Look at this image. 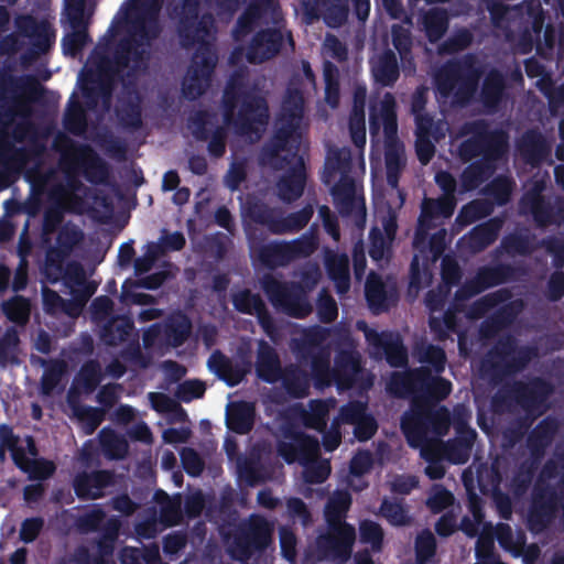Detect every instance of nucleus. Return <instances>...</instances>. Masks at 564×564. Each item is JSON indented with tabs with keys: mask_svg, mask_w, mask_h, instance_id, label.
Wrapping results in <instances>:
<instances>
[{
	"mask_svg": "<svg viewBox=\"0 0 564 564\" xmlns=\"http://www.w3.org/2000/svg\"><path fill=\"white\" fill-rule=\"evenodd\" d=\"M137 36L121 40L115 51L113 61L102 57L94 67H85L78 76V86L85 106L72 95L64 116V128L73 135H82L88 127L86 110H95L101 101L105 109L110 107L116 77L132 63L128 75L147 67L149 54L143 42L150 43L159 37L161 26L156 11L139 17L133 22Z\"/></svg>",
	"mask_w": 564,
	"mask_h": 564,
	"instance_id": "obj_1",
	"label": "nucleus"
},
{
	"mask_svg": "<svg viewBox=\"0 0 564 564\" xmlns=\"http://www.w3.org/2000/svg\"><path fill=\"white\" fill-rule=\"evenodd\" d=\"M177 37L180 45L189 50L196 46L182 93L188 100H196L205 94L212 83L218 56L213 41L216 21L210 12L200 14V0H184L177 12Z\"/></svg>",
	"mask_w": 564,
	"mask_h": 564,
	"instance_id": "obj_2",
	"label": "nucleus"
},
{
	"mask_svg": "<svg viewBox=\"0 0 564 564\" xmlns=\"http://www.w3.org/2000/svg\"><path fill=\"white\" fill-rule=\"evenodd\" d=\"M555 388L553 383L539 376L528 380H506L490 398V411L496 415L511 414L518 408L524 413L518 417L503 433L502 438L509 446L517 445L533 422L550 409V398Z\"/></svg>",
	"mask_w": 564,
	"mask_h": 564,
	"instance_id": "obj_3",
	"label": "nucleus"
},
{
	"mask_svg": "<svg viewBox=\"0 0 564 564\" xmlns=\"http://www.w3.org/2000/svg\"><path fill=\"white\" fill-rule=\"evenodd\" d=\"M224 120L242 137H259L269 121L267 99L248 89V76L237 69L228 78L223 95Z\"/></svg>",
	"mask_w": 564,
	"mask_h": 564,
	"instance_id": "obj_4",
	"label": "nucleus"
},
{
	"mask_svg": "<svg viewBox=\"0 0 564 564\" xmlns=\"http://www.w3.org/2000/svg\"><path fill=\"white\" fill-rule=\"evenodd\" d=\"M481 67L471 54L447 61L435 75V85L440 95L451 98L454 106H469L479 88Z\"/></svg>",
	"mask_w": 564,
	"mask_h": 564,
	"instance_id": "obj_5",
	"label": "nucleus"
},
{
	"mask_svg": "<svg viewBox=\"0 0 564 564\" xmlns=\"http://www.w3.org/2000/svg\"><path fill=\"white\" fill-rule=\"evenodd\" d=\"M304 112V99L300 90H288L282 102L278 127L272 137L262 145L259 160L272 163L285 148H301V120Z\"/></svg>",
	"mask_w": 564,
	"mask_h": 564,
	"instance_id": "obj_6",
	"label": "nucleus"
},
{
	"mask_svg": "<svg viewBox=\"0 0 564 564\" xmlns=\"http://www.w3.org/2000/svg\"><path fill=\"white\" fill-rule=\"evenodd\" d=\"M459 134L469 135L457 148V155L463 163L477 158H505L508 152V134L501 129H490L484 119L465 122Z\"/></svg>",
	"mask_w": 564,
	"mask_h": 564,
	"instance_id": "obj_7",
	"label": "nucleus"
},
{
	"mask_svg": "<svg viewBox=\"0 0 564 564\" xmlns=\"http://www.w3.org/2000/svg\"><path fill=\"white\" fill-rule=\"evenodd\" d=\"M272 536L273 524L263 516L253 513L236 525L229 554L235 561L247 563L265 553L272 544Z\"/></svg>",
	"mask_w": 564,
	"mask_h": 564,
	"instance_id": "obj_8",
	"label": "nucleus"
},
{
	"mask_svg": "<svg viewBox=\"0 0 564 564\" xmlns=\"http://www.w3.org/2000/svg\"><path fill=\"white\" fill-rule=\"evenodd\" d=\"M260 284L270 303L279 312L299 319L312 313L313 306L307 292L300 282L280 281L273 274L267 273L261 278Z\"/></svg>",
	"mask_w": 564,
	"mask_h": 564,
	"instance_id": "obj_9",
	"label": "nucleus"
},
{
	"mask_svg": "<svg viewBox=\"0 0 564 564\" xmlns=\"http://www.w3.org/2000/svg\"><path fill=\"white\" fill-rule=\"evenodd\" d=\"M489 355L492 358L488 371L490 381L501 386L506 382L503 381L505 377L527 368L535 355V349L530 346L519 347L517 339L507 334L496 341Z\"/></svg>",
	"mask_w": 564,
	"mask_h": 564,
	"instance_id": "obj_10",
	"label": "nucleus"
},
{
	"mask_svg": "<svg viewBox=\"0 0 564 564\" xmlns=\"http://www.w3.org/2000/svg\"><path fill=\"white\" fill-rule=\"evenodd\" d=\"M61 152V164L66 166L68 159L82 171L87 182L99 185L105 184L109 177L107 162L98 155L88 144H77L65 134H58L53 143Z\"/></svg>",
	"mask_w": 564,
	"mask_h": 564,
	"instance_id": "obj_11",
	"label": "nucleus"
},
{
	"mask_svg": "<svg viewBox=\"0 0 564 564\" xmlns=\"http://www.w3.org/2000/svg\"><path fill=\"white\" fill-rule=\"evenodd\" d=\"M285 154L274 159L272 163H262L270 165L275 170H283L285 172L280 176L276 182V195L286 204L296 202L304 193L307 173L304 155L301 153V148L293 149L291 145L284 149Z\"/></svg>",
	"mask_w": 564,
	"mask_h": 564,
	"instance_id": "obj_12",
	"label": "nucleus"
},
{
	"mask_svg": "<svg viewBox=\"0 0 564 564\" xmlns=\"http://www.w3.org/2000/svg\"><path fill=\"white\" fill-rule=\"evenodd\" d=\"M314 215L312 204H306L300 210L284 214L282 208L271 207L264 203H254L248 207L249 218L268 229L272 235L294 234L307 226Z\"/></svg>",
	"mask_w": 564,
	"mask_h": 564,
	"instance_id": "obj_13",
	"label": "nucleus"
},
{
	"mask_svg": "<svg viewBox=\"0 0 564 564\" xmlns=\"http://www.w3.org/2000/svg\"><path fill=\"white\" fill-rule=\"evenodd\" d=\"M355 540L354 527H336L333 530L327 525L326 531L316 536L313 552L317 561L346 563L351 556Z\"/></svg>",
	"mask_w": 564,
	"mask_h": 564,
	"instance_id": "obj_14",
	"label": "nucleus"
},
{
	"mask_svg": "<svg viewBox=\"0 0 564 564\" xmlns=\"http://www.w3.org/2000/svg\"><path fill=\"white\" fill-rule=\"evenodd\" d=\"M545 183L535 181L527 189L519 202V209L522 215H530L539 228H546L557 224L558 219L564 218L563 208L554 207L551 198L544 196Z\"/></svg>",
	"mask_w": 564,
	"mask_h": 564,
	"instance_id": "obj_15",
	"label": "nucleus"
},
{
	"mask_svg": "<svg viewBox=\"0 0 564 564\" xmlns=\"http://www.w3.org/2000/svg\"><path fill=\"white\" fill-rule=\"evenodd\" d=\"M250 256L263 268L274 270L290 263L283 241L265 242V237L256 228L247 229Z\"/></svg>",
	"mask_w": 564,
	"mask_h": 564,
	"instance_id": "obj_16",
	"label": "nucleus"
},
{
	"mask_svg": "<svg viewBox=\"0 0 564 564\" xmlns=\"http://www.w3.org/2000/svg\"><path fill=\"white\" fill-rule=\"evenodd\" d=\"M231 302L237 312L256 315L260 327L268 336L273 337L278 333L275 321L260 294L243 289L232 294Z\"/></svg>",
	"mask_w": 564,
	"mask_h": 564,
	"instance_id": "obj_17",
	"label": "nucleus"
},
{
	"mask_svg": "<svg viewBox=\"0 0 564 564\" xmlns=\"http://www.w3.org/2000/svg\"><path fill=\"white\" fill-rule=\"evenodd\" d=\"M308 23L324 20L329 28L343 25L348 18V7L343 0H297Z\"/></svg>",
	"mask_w": 564,
	"mask_h": 564,
	"instance_id": "obj_18",
	"label": "nucleus"
},
{
	"mask_svg": "<svg viewBox=\"0 0 564 564\" xmlns=\"http://www.w3.org/2000/svg\"><path fill=\"white\" fill-rule=\"evenodd\" d=\"M383 129V134L388 141L397 138L398 133V116L397 101L391 93H386L377 106L370 107L369 112V132L371 138Z\"/></svg>",
	"mask_w": 564,
	"mask_h": 564,
	"instance_id": "obj_19",
	"label": "nucleus"
},
{
	"mask_svg": "<svg viewBox=\"0 0 564 564\" xmlns=\"http://www.w3.org/2000/svg\"><path fill=\"white\" fill-rule=\"evenodd\" d=\"M110 523L116 528V536L111 543L113 554L121 528V521L118 517L112 516L107 518L105 510L99 505H94L91 509L78 514L74 521V525L80 534L99 533V535L93 541V544L96 547L97 542L104 536Z\"/></svg>",
	"mask_w": 564,
	"mask_h": 564,
	"instance_id": "obj_20",
	"label": "nucleus"
},
{
	"mask_svg": "<svg viewBox=\"0 0 564 564\" xmlns=\"http://www.w3.org/2000/svg\"><path fill=\"white\" fill-rule=\"evenodd\" d=\"M401 430L408 444L419 448L430 441L426 405L411 401L410 409L401 416Z\"/></svg>",
	"mask_w": 564,
	"mask_h": 564,
	"instance_id": "obj_21",
	"label": "nucleus"
},
{
	"mask_svg": "<svg viewBox=\"0 0 564 564\" xmlns=\"http://www.w3.org/2000/svg\"><path fill=\"white\" fill-rule=\"evenodd\" d=\"M334 205L341 217L365 218L366 206L364 197H357L356 184L352 177L339 178L332 186Z\"/></svg>",
	"mask_w": 564,
	"mask_h": 564,
	"instance_id": "obj_22",
	"label": "nucleus"
},
{
	"mask_svg": "<svg viewBox=\"0 0 564 564\" xmlns=\"http://www.w3.org/2000/svg\"><path fill=\"white\" fill-rule=\"evenodd\" d=\"M115 536L116 528L110 523L104 536L97 542L96 554L93 555L87 546L79 545L72 554L62 557L57 564H116L111 546Z\"/></svg>",
	"mask_w": 564,
	"mask_h": 564,
	"instance_id": "obj_23",
	"label": "nucleus"
},
{
	"mask_svg": "<svg viewBox=\"0 0 564 564\" xmlns=\"http://www.w3.org/2000/svg\"><path fill=\"white\" fill-rule=\"evenodd\" d=\"M115 482V474L108 469L77 473L73 489L80 500H95L104 496V490Z\"/></svg>",
	"mask_w": 564,
	"mask_h": 564,
	"instance_id": "obj_24",
	"label": "nucleus"
},
{
	"mask_svg": "<svg viewBox=\"0 0 564 564\" xmlns=\"http://www.w3.org/2000/svg\"><path fill=\"white\" fill-rule=\"evenodd\" d=\"M283 45V34L278 29H264L257 32L247 50V59L251 64H261L279 54Z\"/></svg>",
	"mask_w": 564,
	"mask_h": 564,
	"instance_id": "obj_25",
	"label": "nucleus"
},
{
	"mask_svg": "<svg viewBox=\"0 0 564 564\" xmlns=\"http://www.w3.org/2000/svg\"><path fill=\"white\" fill-rule=\"evenodd\" d=\"M556 512V494L553 489L539 488L533 490L532 505L529 511V522L532 528L545 529L554 519Z\"/></svg>",
	"mask_w": 564,
	"mask_h": 564,
	"instance_id": "obj_26",
	"label": "nucleus"
},
{
	"mask_svg": "<svg viewBox=\"0 0 564 564\" xmlns=\"http://www.w3.org/2000/svg\"><path fill=\"white\" fill-rule=\"evenodd\" d=\"M476 437L477 432L474 429L465 424L457 425L456 436L442 443L444 458L455 465L467 463Z\"/></svg>",
	"mask_w": 564,
	"mask_h": 564,
	"instance_id": "obj_27",
	"label": "nucleus"
},
{
	"mask_svg": "<svg viewBox=\"0 0 564 564\" xmlns=\"http://www.w3.org/2000/svg\"><path fill=\"white\" fill-rule=\"evenodd\" d=\"M453 390V384L448 379L433 372L423 366L419 394L412 401H417L425 405H436L445 400Z\"/></svg>",
	"mask_w": 564,
	"mask_h": 564,
	"instance_id": "obj_28",
	"label": "nucleus"
},
{
	"mask_svg": "<svg viewBox=\"0 0 564 564\" xmlns=\"http://www.w3.org/2000/svg\"><path fill=\"white\" fill-rule=\"evenodd\" d=\"M66 173V184H56L48 192V198H57L73 210L83 212L85 200L77 193L84 189V184L80 180L73 175L78 169L75 166L70 158L67 161L66 166L61 164Z\"/></svg>",
	"mask_w": 564,
	"mask_h": 564,
	"instance_id": "obj_29",
	"label": "nucleus"
},
{
	"mask_svg": "<svg viewBox=\"0 0 564 564\" xmlns=\"http://www.w3.org/2000/svg\"><path fill=\"white\" fill-rule=\"evenodd\" d=\"M518 149L523 160L532 167H539L551 156V145L545 137L536 129H530L521 137Z\"/></svg>",
	"mask_w": 564,
	"mask_h": 564,
	"instance_id": "obj_30",
	"label": "nucleus"
},
{
	"mask_svg": "<svg viewBox=\"0 0 564 564\" xmlns=\"http://www.w3.org/2000/svg\"><path fill=\"white\" fill-rule=\"evenodd\" d=\"M254 368L257 377L267 383H275L283 377L278 351L263 339L258 343Z\"/></svg>",
	"mask_w": 564,
	"mask_h": 564,
	"instance_id": "obj_31",
	"label": "nucleus"
},
{
	"mask_svg": "<svg viewBox=\"0 0 564 564\" xmlns=\"http://www.w3.org/2000/svg\"><path fill=\"white\" fill-rule=\"evenodd\" d=\"M1 441L11 451L17 466L32 479L35 476V451L32 438L17 440L9 429L3 427L1 430Z\"/></svg>",
	"mask_w": 564,
	"mask_h": 564,
	"instance_id": "obj_32",
	"label": "nucleus"
},
{
	"mask_svg": "<svg viewBox=\"0 0 564 564\" xmlns=\"http://www.w3.org/2000/svg\"><path fill=\"white\" fill-rule=\"evenodd\" d=\"M360 370L359 354L354 350L341 349L335 356L332 377L338 388L349 389L354 386Z\"/></svg>",
	"mask_w": 564,
	"mask_h": 564,
	"instance_id": "obj_33",
	"label": "nucleus"
},
{
	"mask_svg": "<svg viewBox=\"0 0 564 564\" xmlns=\"http://www.w3.org/2000/svg\"><path fill=\"white\" fill-rule=\"evenodd\" d=\"M507 80L505 75L497 68L490 69L480 88V101L484 108L495 113L499 110L506 98Z\"/></svg>",
	"mask_w": 564,
	"mask_h": 564,
	"instance_id": "obj_34",
	"label": "nucleus"
},
{
	"mask_svg": "<svg viewBox=\"0 0 564 564\" xmlns=\"http://www.w3.org/2000/svg\"><path fill=\"white\" fill-rule=\"evenodd\" d=\"M557 431L558 422L555 417L546 416L542 419L527 437L530 456L543 459Z\"/></svg>",
	"mask_w": 564,
	"mask_h": 564,
	"instance_id": "obj_35",
	"label": "nucleus"
},
{
	"mask_svg": "<svg viewBox=\"0 0 564 564\" xmlns=\"http://www.w3.org/2000/svg\"><path fill=\"white\" fill-rule=\"evenodd\" d=\"M423 366L404 371H394L387 383V391L394 398L411 401L419 394Z\"/></svg>",
	"mask_w": 564,
	"mask_h": 564,
	"instance_id": "obj_36",
	"label": "nucleus"
},
{
	"mask_svg": "<svg viewBox=\"0 0 564 564\" xmlns=\"http://www.w3.org/2000/svg\"><path fill=\"white\" fill-rule=\"evenodd\" d=\"M503 158H479L463 170L460 184L464 191L470 192L488 181L497 170V163Z\"/></svg>",
	"mask_w": 564,
	"mask_h": 564,
	"instance_id": "obj_37",
	"label": "nucleus"
},
{
	"mask_svg": "<svg viewBox=\"0 0 564 564\" xmlns=\"http://www.w3.org/2000/svg\"><path fill=\"white\" fill-rule=\"evenodd\" d=\"M83 239L84 232L76 225L72 223L63 225L56 236V246L47 251V267H51L55 258L61 262L68 257Z\"/></svg>",
	"mask_w": 564,
	"mask_h": 564,
	"instance_id": "obj_38",
	"label": "nucleus"
},
{
	"mask_svg": "<svg viewBox=\"0 0 564 564\" xmlns=\"http://www.w3.org/2000/svg\"><path fill=\"white\" fill-rule=\"evenodd\" d=\"M372 345L381 349L387 362L393 368H402L408 365V349L399 336L391 333L375 334Z\"/></svg>",
	"mask_w": 564,
	"mask_h": 564,
	"instance_id": "obj_39",
	"label": "nucleus"
},
{
	"mask_svg": "<svg viewBox=\"0 0 564 564\" xmlns=\"http://www.w3.org/2000/svg\"><path fill=\"white\" fill-rule=\"evenodd\" d=\"M254 406L247 401L230 403L226 411V425L236 434H247L254 425Z\"/></svg>",
	"mask_w": 564,
	"mask_h": 564,
	"instance_id": "obj_40",
	"label": "nucleus"
},
{
	"mask_svg": "<svg viewBox=\"0 0 564 564\" xmlns=\"http://www.w3.org/2000/svg\"><path fill=\"white\" fill-rule=\"evenodd\" d=\"M538 248L536 237L524 228L520 231H513L506 235L496 249V252L502 250L509 257H528L532 254Z\"/></svg>",
	"mask_w": 564,
	"mask_h": 564,
	"instance_id": "obj_41",
	"label": "nucleus"
},
{
	"mask_svg": "<svg viewBox=\"0 0 564 564\" xmlns=\"http://www.w3.org/2000/svg\"><path fill=\"white\" fill-rule=\"evenodd\" d=\"M351 169L352 160L350 150L347 148L333 150L326 158L322 182L325 185H330L334 183L337 174H339V178L351 177Z\"/></svg>",
	"mask_w": 564,
	"mask_h": 564,
	"instance_id": "obj_42",
	"label": "nucleus"
},
{
	"mask_svg": "<svg viewBox=\"0 0 564 564\" xmlns=\"http://www.w3.org/2000/svg\"><path fill=\"white\" fill-rule=\"evenodd\" d=\"M67 403L72 409L73 415L83 425L86 434H93L105 419L104 409L80 404L78 395L74 393L73 388L68 391Z\"/></svg>",
	"mask_w": 564,
	"mask_h": 564,
	"instance_id": "obj_43",
	"label": "nucleus"
},
{
	"mask_svg": "<svg viewBox=\"0 0 564 564\" xmlns=\"http://www.w3.org/2000/svg\"><path fill=\"white\" fill-rule=\"evenodd\" d=\"M475 275L486 291L490 288L516 281L519 275V269L510 263H497L480 267Z\"/></svg>",
	"mask_w": 564,
	"mask_h": 564,
	"instance_id": "obj_44",
	"label": "nucleus"
},
{
	"mask_svg": "<svg viewBox=\"0 0 564 564\" xmlns=\"http://www.w3.org/2000/svg\"><path fill=\"white\" fill-rule=\"evenodd\" d=\"M351 502V495L347 490L335 491L324 508L326 525H330L333 530H336V527H351L345 521Z\"/></svg>",
	"mask_w": 564,
	"mask_h": 564,
	"instance_id": "obj_45",
	"label": "nucleus"
},
{
	"mask_svg": "<svg viewBox=\"0 0 564 564\" xmlns=\"http://www.w3.org/2000/svg\"><path fill=\"white\" fill-rule=\"evenodd\" d=\"M375 80L382 87H392L400 77V67L395 53L384 50L371 67Z\"/></svg>",
	"mask_w": 564,
	"mask_h": 564,
	"instance_id": "obj_46",
	"label": "nucleus"
},
{
	"mask_svg": "<svg viewBox=\"0 0 564 564\" xmlns=\"http://www.w3.org/2000/svg\"><path fill=\"white\" fill-rule=\"evenodd\" d=\"M133 330L134 322L130 316L117 315L105 323L100 338L107 346L115 347L126 341Z\"/></svg>",
	"mask_w": 564,
	"mask_h": 564,
	"instance_id": "obj_47",
	"label": "nucleus"
},
{
	"mask_svg": "<svg viewBox=\"0 0 564 564\" xmlns=\"http://www.w3.org/2000/svg\"><path fill=\"white\" fill-rule=\"evenodd\" d=\"M502 227V220L490 218L474 227L468 235V246L474 252H481L492 245Z\"/></svg>",
	"mask_w": 564,
	"mask_h": 564,
	"instance_id": "obj_48",
	"label": "nucleus"
},
{
	"mask_svg": "<svg viewBox=\"0 0 564 564\" xmlns=\"http://www.w3.org/2000/svg\"><path fill=\"white\" fill-rule=\"evenodd\" d=\"M422 30L430 43H437L447 32L449 17L443 8H431L421 17Z\"/></svg>",
	"mask_w": 564,
	"mask_h": 564,
	"instance_id": "obj_49",
	"label": "nucleus"
},
{
	"mask_svg": "<svg viewBox=\"0 0 564 564\" xmlns=\"http://www.w3.org/2000/svg\"><path fill=\"white\" fill-rule=\"evenodd\" d=\"M456 204L455 197L443 195L438 198H425L422 203L421 215L419 217L421 227H429V223L438 217H452L455 212Z\"/></svg>",
	"mask_w": 564,
	"mask_h": 564,
	"instance_id": "obj_50",
	"label": "nucleus"
},
{
	"mask_svg": "<svg viewBox=\"0 0 564 564\" xmlns=\"http://www.w3.org/2000/svg\"><path fill=\"white\" fill-rule=\"evenodd\" d=\"M192 330V321L186 314L172 315L164 325L165 341L171 347L178 348L186 343Z\"/></svg>",
	"mask_w": 564,
	"mask_h": 564,
	"instance_id": "obj_51",
	"label": "nucleus"
},
{
	"mask_svg": "<svg viewBox=\"0 0 564 564\" xmlns=\"http://www.w3.org/2000/svg\"><path fill=\"white\" fill-rule=\"evenodd\" d=\"M280 380L290 397L302 399L308 394L311 378L300 367L294 365L286 366Z\"/></svg>",
	"mask_w": 564,
	"mask_h": 564,
	"instance_id": "obj_52",
	"label": "nucleus"
},
{
	"mask_svg": "<svg viewBox=\"0 0 564 564\" xmlns=\"http://www.w3.org/2000/svg\"><path fill=\"white\" fill-rule=\"evenodd\" d=\"M272 3L273 0H253L250 2L236 22L234 31L236 37L246 36L251 33L264 11Z\"/></svg>",
	"mask_w": 564,
	"mask_h": 564,
	"instance_id": "obj_53",
	"label": "nucleus"
},
{
	"mask_svg": "<svg viewBox=\"0 0 564 564\" xmlns=\"http://www.w3.org/2000/svg\"><path fill=\"white\" fill-rule=\"evenodd\" d=\"M365 296L370 310L382 313L389 310L386 285L380 275L371 272L365 284Z\"/></svg>",
	"mask_w": 564,
	"mask_h": 564,
	"instance_id": "obj_54",
	"label": "nucleus"
},
{
	"mask_svg": "<svg viewBox=\"0 0 564 564\" xmlns=\"http://www.w3.org/2000/svg\"><path fill=\"white\" fill-rule=\"evenodd\" d=\"M348 128L354 145L362 149L366 145L365 90H362V99L360 102L358 101V93L355 95V102L349 115Z\"/></svg>",
	"mask_w": 564,
	"mask_h": 564,
	"instance_id": "obj_55",
	"label": "nucleus"
},
{
	"mask_svg": "<svg viewBox=\"0 0 564 564\" xmlns=\"http://www.w3.org/2000/svg\"><path fill=\"white\" fill-rule=\"evenodd\" d=\"M414 355L419 362L425 365L432 372L441 375L445 370L447 362L445 350L433 344H421L414 349Z\"/></svg>",
	"mask_w": 564,
	"mask_h": 564,
	"instance_id": "obj_56",
	"label": "nucleus"
},
{
	"mask_svg": "<svg viewBox=\"0 0 564 564\" xmlns=\"http://www.w3.org/2000/svg\"><path fill=\"white\" fill-rule=\"evenodd\" d=\"M116 115L122 128L137 131L142 128V107L139 100L121 101L116 109Z\"/></svg>",
	"mask_w": 564,
	"mask_h": 564,
	"instance_id": "obj_57",
	"label": "nucleus"
},
{
	"mask_svg": "<svg viewBox=\"0 0 564 564\" xmlns=\"http://www.w3.org/2000/svg\"><path fill=\"white\" fill-rule=\"evenodd\" d=\"M323 77L325 83V102L332 109H336L340 101L338 67L334 63L325 61L323 65Z\"/></svg>",
	"mask_w": 564,
	"mask_h": 564,
	"instance_id": "obj_58",
	"label": "nucleus"
},
{
	"mask_svg": "<svg viewBox=\"0 0 564 564\" xmlns=\"http://www.w3.org/2000/svg\"><path fill=\"white\" fill-rule=\"evenodd\" d=\"M48 206L44 213L43 219V232L45 235L54 234L61 228L65 213H80L79 210H73L68 207L65 202L57 198H48Z\"/></svg>",
	"mask_w": 564,
	"mask_h": 564,
	"instance_id": "obj_59",
	"label": "nucleus"
},
{
	"mask_svg": "<svg viewBox=\"0 0 564 564\" xmlns=\"http://www.w3.org/2000/svg\"><path fill=\"white\" fill-rule=\"evenodd\" d=\"M541 462V458L530 456L520 463L512 477V486L517 494H524L530 488Z\"/></svg>",
	"mask_w": 564,
	"mask_h": 564,
	"instance_id": "obj_60",
	"label": "nucleus"
},
{
	"mask_svg": "<svg viewBox=\"0 0 564 564\" xmlns=\"http://www.w3.org/2000/svg\"><path fill=\"white\" fill-rule=\"evenodd\" d=\"M427 423L430 436L443 437L451 427V413L445 405L435 408V405H426Z\"/></svg>",
	"mask_w": 564,
	"mask_h": 564,
	"instance_id": "obj_61",
	"label": "nucleus"
},
{
	"mask_svg": "<svg viewBox=\"0 0 564 564\" xmlns=\"http://www.w3.org/2000/svg\"><path fill=\"white\" fill-rule=\"evenodd\" d=\"M102 380L101 366L97 360H88L85 362L75 381L85 393H93Z\"/></svg>",
	"mask_w": 564,
	"mask_h": 564,
	"instance_id": "obj_62",
	"label": "nucleus"
},
{
	"mask_svg": "<svg viewBox=\"0 0 564 564\" xmlns=\"http://www.w3.org/2000/svg\"><path fill=\"white\" fill-rule=\"evenodd\" d=\"M386 174L387 183L390 187L397 188L400 181L401 172L405 165L403 151L397 145L389 144L386 150Z\"/></svg>",
	"mask_w": 564,
	"mask_h": 564,
	"instance_id": "obj_63",
	"label": "nucleus"
},
{
	"mask_svg": "<svg viewBox=\"0 0 564 564\" xmlns=\"http://www.w3.org/2000/svg\"><path fill=\"white\" fill-rule=\"evenodd\" d=\"M492 213V205L482 199H474L465 204L458 215L457 221L462 225H470L488 217Z\"/></svg>",
	"mask_w": 564,
	"mask_h": 564,
	"instance_id": "obj_64",
	"label": "nucleus"
}]
</instances>
